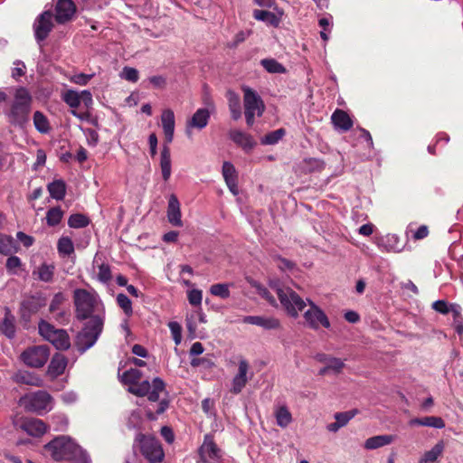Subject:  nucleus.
Returning a JSON list of instances; mask_svg holds the SVG:
<instances>
[{
    "label": "nucleus",
    "mask_w": 463,
    "mask_h": 463,
    "mask_svg": "<svg viewBox=\"0 0 463 463\" xmlns=\"http://www.w3.org/2000/svg\"><path fill=\"white\" fill-rule=\"evenodd\" d=\"M73 303L77 319L86 320L77 335V344L81 352L92 347L102 333L106 311L103 302L95 291L76 288L73 291Z\"/></svg>",
    "instance_id": "obj_1"
},
{
    "label": "nucleus",
    "mask_w": 463,
    "mask_h": 463,
    "mask_svg": "<svg viewBox=\"0 0 463 463\" xmlns=\"http://www.w3.org/2000/svg\"><path fill=\"white\" fill-rule=\"evenodd\" d=\"M44 450L55 461L69 463H91L88 452L71 437L61 435L44 446Z\"/></svg>",
    "instance_id": "obj_2"
},
{
    "label": "nucleus",
    "mask_w": 463,
    "mask_h": 463,
    "mask_svg": "<svg viewBox=\"0 0 463 463\" xmlns=\"http://www.w3.org/2000/svg\"><path fill=\"white\" fill-rule=\"evenodd\" d=\"M165 386L164 381L159 377H156L153 379L152 383L147 380H144L140 384L128 388V391L137 396L147 395L148 401L151 402V407L147 409L146 416L150 420H156L158 415L166 411L169 405V402L166 399H162L158 402L159 394L165 391Z\"/></svg>",
    "instance_id": "obj_3"
},
{
    "label": "nucleus",
    "mask_w": 463,
    "mask_h": 463,
    "mask_svg": "<svg viewBox=\"0 0 463 463\" xmlns=\"http://www.w3.org/2000/svg\"><path fill=\"white\" fill-rule=\"evenodd\" d=\"M32 100L27 89L20 87L16 90L11 109L5 112L12 125L23 127L28 121Z\"/></svg>",
    "instance_id": "obj_4"
},
{
    "label": "nucleus",
    "mask_w": 463,
    "mask_h": 463,
    "mask_svg": "<svg viewBox=\"0 0 463 463\" xmlns=\"http://www.w3.org/2000/svg\"><path fill=\"white\" fill-rule=\"evenodd\" d=\"M19 402L27 411L38 415H44L54 407V400L46 391H37L26 394L20 399Z\"/></svg>",
    "instance_id": "obj_5"
},
{
    "label": "nucleus",
    "mask_w": 463,
    "mask_h": 463,
    "mask_svg": "<svg viewBox=\"0 0 463 463\" xmlns=\"http://www.w3.org/2000/svg\"><path fill=\"white\" fill-rule=\"evenodd\" d=\"M38 332L44 340L50 342L58 350H67L71 347L68 333L64 329L54 327L43 319L38 324Z\"/></svg>",
    "instance_id": "obj_6"
},
{
    "label": "nucleus",
    "mask_w": 463,
    "mask_h": 463,
    "mask_svg": "<svg viewBox=\"0 0 463 463\" xmlns=\"http://www.w3.org/2000/svg\"><path fill=\"white\" fill-rule=\"evenodd\" d=\"M244 97V114L248 126H252L255 120V117L262 116L265 106L257 91L253 90L250 87L242 88Z\"/></svg>",
    "instance_id": "obj_7"
},
{
    "label": "nucleus",
    "mask_w": 463,
    "mask_h": 463,
    "mask_svg": "<svg viewBox=\"0 0 463 463\" xmlns=\"http://www.w3.org/2000/svg\"><path fill=\"white\" fill-rule=\"evenodd\" d=\"M277 295L287 314L293 318L307 307L306 301L289 288H278Z\"/></svg>",
    "instance_id": "obj_8"
},
{
    "label": "nucleus",
    "mask_w": 463,
    "mask_h": 463,
    "mask_svg": "<svg viewBox=\"0 0 463 463\" xmlns=\"http://www.w3.org/2000/svg\"><path fill=\"white\" fill-rule=\"evenodd\" d=\"M136 441L140 446V451L145 458L151 463H159L163 460L165 453L158 439L155 437L137 434Z\"/></svg>",
    "instance_id": "obj_9"
},
{
    "label": "nucleus",
    "mask_w": 463,
    "mask_h": 463,
    "mask_svg": "<svg viewBox=\"0 0 463 463\" xmlns=\"http://www.w3.org/2000/svg\"><path fill=\"white\" fill-rule=\"evenodd\" d=\"M20 357L27 366L41 368L50 357V349L47 345L30 346L21 354Z\"/></svg>",
    "instance_id": "obj_10"
},
{
    "label": "nucleus",
    "mask_w": 463,
    "mask_h": 463,
    "mask_svg": "<svg viewBox=\"0 0 463 463\" xmlns=\"http://www.w3.org/2000/svg\"><path fill=\"white\" fill-rule=\"evenodd\" d=\"M307 309L303 314L305 325L313 330H318L321 326L329 328L330 321L326 313L309 299H307Z\"/></svg>",
    "instance_id": "obj_11"
},
{
    "label": "nucleus",
    "mask_w": 463,
    "mask_h": 463,
    "mask_svg": "<svg viewBox=\"0 0 463 463\" xmlns=\"http://www.w3.org/2000/svg\"><path fill=\"white\" fill-rule=\"evenodd\" d=\"M198 463H221L222 451L213 440L211 434L203 437V444L198 449Z\"/></svg>",
    "instance_id": "obj_12"
},
{
    "label": "nucleus",
    "mask_w": 463,
    "mask_h": 463,
    "mask_svg": "<svg viewBox=\"0 0 463 463\" xmlns=\"http://www.w3.org/2000/svg\"><path fill=\"white\" fill-rule=\"evenodd\" d=\"M45 305V299L41 295L25 297L20 304V316L23 320L29 321Z\"/></svg>",
    "instance_id": "obj_13"
},
{
    "label": "nucleus",
    "mask_w": 463,
    "mask_h": 463,
    "mask_svg": "<svg viewBox=\"0 0 463 463\" xmlns=\"http://www.w3.org/2000/svg\"><path fill=\"white\" fill-rule=\"evenodd\" d=\"M52 27V14L51 11H44L38 15L33 24L34 37L38 43L48 37Z\"/></svg>",
    "instance_id": "obj_14"
},
{
    "label": "nucleus",
    "mask_w": 463,
    "mask_h": 463,
    "mask_svg": "<svg viewBox=\"0 0 463 463\" xmlns=\"http://www.w3.org/2000/svg\"><path fill=\"white\" fill-rule=\"evenodd\" d=\"M375 244L383 252L399 253L404 249V244L402 242L400 237L394 233H388L376 238Z\"/></svg>",
    "instance_id": "obj_15"
},
{
    "label": "nucleus",
    "mask_w": 463,
    "mask_h": 463,
    "mask_svg": "<svg viewBox=\"0 0 463 463\" xmlns=\"http://www.w3.org/2000/svg\"><path fill=\"white\" fill-rule=\"evenodd\" d=\"M249 369L250 365L247 360L241 359L238 364V373L232 381L231 392L232 393L238 394L245 387L249 381V377L247 376Z\"/></svg>",
    "instance_id": "obj_16"
},
{
    "label": "nucleus",
    "mask_w": 463,
    "mask_h": 463,
    "mask_svg": "<svg viewBox=\"0 0 463 463\" xmlns=\"http://www.w3.org/2000/svg\"><path fill=\"white\" fill-rule=\"evenodd\" d=\"M76 13V5L72 0H58L55 5V20L59 24H64L73 17Z\"/></svg>",
    "instance_id": "obj_17"
},
{
    "label": "nucleus",
    "mask_w": 463,
    "mask_h": 463,
    "mask_svg": "<svg viewBox=\"0 0 463 463\" xmlns=\"http://www.w3.org/2000/svg\"><path fill=\"white\" fill-rule=\"evenodd\" d=\"M16 319L9 307L5 308L4 317L0 319V334L12 340L16 335Z\"/></svg>",
    "instance_id": "obj_18"
},
{
    "label": "nucleus",
    "mask_w": 463,
    "mask_h": 463,
    "mask_svg": "<svg viewBox=\"0 0 463 463\" xmlns=\"http://www.w3.org/2000/svg\"><path fill=\"white\" fill-rule=\"evenodd\" d=\"M242 322L260 326L266 330L278 329L280 327L279 320L274 317L246 316L242 318Z\"/></svg>",
    "instance_id": "obj_19"
},
{
    "label": "nucleus",
    "mask_w": 463,
    "mask_h": 463,
    "mask_svg": "<svg viewBox=\"0 0 463 463\" xmlns=\"http://www.w3.org/2000/svg\"><path fill=\"white\" fill-rule=\"evenodd\" d=\"M210 119V111L208 109H198L192 118L186 123V133H190L191 128H197L199 130L204 128Z\"/></svg>",
    "instance_id": "obj_20"
},
{
    "label": "nucleus",
    "mask_w": 463,
    "mask_h": 463,
    "mask_svg": "<svg viewBox=\"0 0 463 463\" xmlns=\"http://www.w3.org/2000/svg\"><path fill=\"white\" fill-rule=\"evenodd\" d=\"M22 429L30 436L32 437H42L43 434L46 433L48 430V426L46 423L40 419L36 418H30L26 419L23 424Z\"/></svg>",
    "instance_id": "obj_21"
},
{
    "label": "nucleus",
    "mask_w": 463,
    "mask_h": 463,
    "mask_svg": "<svg viewBox=\"0 0 463 463\" xmlns=\"http://www.w3.org/2000/svg\"><path fill=\"white\" fill-rule=\"evenodd\" d=\"M167 220L173 226H183L180 203L175 194H171L168 199Z\"/></svg>",
    "instance_id": "obj_22"
},
{
    "label": "nucleus",
    "mask_w": 463,
    "mask_h": 463,
    "mask_svg": "<svg viewBox=\"0 0 463 463\" xmlns=\"http://www.w3.org/2000/svg\"><path fill=\"white\" fill-rule=\"evenodd\" d=\"M162 128L167 143H171L175 133V114L170 109L163 110L161 115Z\"/></svg>",
    "instance_id": "obj_23"
},
{
    "label": "nucleus",
    "mask_w": 463,
    "mask_h": 463,
    "mask_svg": "<svg viewBox=\"0 0 463 463\" xmlns=\"http://www.w3.org/2000/svg\"><path fill=\"white\" fill-rule=\"evenodd\" d=\"M230 138L238 146H241L244 150H251L256 145L252 137L246 132L239 129L230 131Z\"/></svg>",
    "instance_id": "obj_24"
},
{
    "label": "nucleus",
    "mask_w": 463,
    "mask_h": 463,
    "mask_svg": "<svg viewBox=\"0 0 463 463\" xmlns=\"http://www.w3.org/2000/svg\"><path fill=\"white\" fill-rule=\"evenodd\" d=\"M68 360L62 354H55L51 360V363L48 366V373L52 377H57L61 375L67 366Z\"/></svg>",
    "instance_id": "obj_25"
},
{
    "label": "nucleus",
    "mask_w": 463,
    "mask_h": 463,
    "mask_svg": "<svg viewBox=\"0 0 463 463\" xmlns=\"http://www.w3.org/2000/svg\"><path fill=\"white\" fill-rule=\"evenodd\" d=\"M411 426H425L435 429H443L445 422L440 417L426 416L422 418H413L409 421Z\"/></svg>",
    "instance_id": "obj_26"
},
{
    "label": "nucleus",
    "mask_w": 463,
    "mask_h": 463,
    "mask_svg": "<svg viewBox=\"0 0 463 463\" xmlns=\"http://www.w3.org/2000/svg\"><path fill=\"white\" fill-rule=\"evenodd\" d=\"M281 14H277L269 11L266 10H259L256 9L253 11V17L258 20L265 23L268 25H271L274 27H278L281 21Z\"/></svg>",
    "instance_id": "obj_27"
},
{
    "label": "nucleus",
    "mask_w": 463,
    "mask_h": 463,
    "mask_svg": "<svg viewBox=\"0 0 463 463\" xmlns=\"http://www.w3.org/2000/svg\"><path fill=\"white\" fill-rule=\"evenodd\" d=\"M395 439L393 435H377L367 439L364 447L368 450L376 449L391 444Z\"/></svg>",
    "instance_id": "obj_28"
},
{
    "label": "nucleus",
    "mask_w": 463,
    "mask_h": 463,
    "mask_svg": "<svg viewBox=\"0 0 463 463\" xmlns=\"http://www.w3.org/2000/svg\"><path fill=\"white\" fill-rule=\"evenodd\" d=\"M54 272V264L44 262L33 271V275L35 276L40 281L50 283L53 280Z\"/></svg>",
    "instance_id": "obj_29"
},
{
    "label": "nucleus",
    "mask_w": 463,
    "mask_h": 463,
    "mask_svg": "<svg viewBox=\"0 0 463 463\" xmlns=\"http://www.w3.org/2000/svg\"><path fill=\"white\" fill-rule=\"evenodd\" d=\"M160 168L163 179L166 182L172 174L171 155L167 146H164L160 155Z\"/></svg>",
    "instance_id": "obj_30"
},
{
    "label": "nucleus",
    "mask_w": 463,
    "mask_h": 463,
    "mask_svg": "<svg viewBox=\"0 0 463 463\" xmlns=\"http://www.w3.org/2000/svg\"><path fill=\"white\" fill-rule=\"evenodd\" d=\"M331 119L335 127L343 131L349 130L353 126V122L349 115L346 112L340 109H336L333 113Z\"/></svg>",
    "instance_id": "obj_31"
},
{
    "label": "nucleus",
    "mask_w": 463,
    "mask_h": 463,
    "mask_svg": "<svg viewBox=\"0 0 463 463\" xmlns=\"http://www.w3.org/2000/svg\"><path fill=\"white\" fill-rule=\"evenodd\" d=\"M14 380L17 383L40 386L42 379L36 374L25 370H20L14 375Z\"/></svg>",
    "instance_id": "obj_32"
},
{
    "label": "nucleus",
    "mask_w": 463,
    "mask_h": 463,
    "mask_svg": "<svg viewBox=\"0 0 463 463\" xmlns=\"http://www.w3.org/2000/svg\"><path fill=\"white\" fill-rule=\"evenodd\" d=\"M445 445L442 440L436 443L430 450L424 452L418 463H434L442 455Z\"/></svg>",
    "instance_id": "obj_33"
},
{
    "label": "nucleus",
    "mask_w": 463,
    "mask_h": 463,
    "mask_svg": "<svg viewBox=\"0 0 463 463\" xmlns=\"http://www.w3.org/2000/svg\"><path fill=\"white\" fill-rule=\"evenodd\" d=\"M274 415L277 424L281 428L288 427L292 421V415L285 404L276 405Z\"/></svg>",
    "instance_id": "obj_34"
},
{
    "label": "nucleus",
    "mask_w": 463,
    "mask_h": 463,
    "mask_svg": "<svg viewBox=\"0 0 463 463\" xmlns=\"http://www.w3.org/2000/svg\"><path fill=\"white\" fill-rule=\"evenodd\" d=\"M47 190L52 198L60 201L65 197L66 184L63 180H54L47 185Z\"/></svg>",
    "instance_id": "obj_35"
},
{
    "label": "nucleus",
    "mask_w": 463,
    "mask_h": 463,
    "mask_svg": "<svg viewBox=\"0 0 463 463\" xmlns=\"http://www.w3.org/2000/svg\"><path fill=\"white\" fill-rule=\"evenodd\" d=\"M141 377L142 373L137 368H130L119 375L120 381L124 384H128V388H131L136 384H140Z\"/></svg>",
    "instance_id": "obj_36"
},
{
    "label": "nucleus",
    "mask_w": 463,
    "mask_h": 463,
    "mask_svg": "<svg viewBox=\"0 0 463 463\" xmlns=\"http://www.w3.org/2000/svg\"><path fill=\"white\" fill-rule=\"evenodd\" d=\"M33 125L36 130L42 134H47L51 130V126L47 117L41 111L33 113Z\"/></svg>",
    "instance_id": "obj_37"
},
{
    "label": "nucleus",
    "mask_w": 463,
    "mask_h": 463,
    "mask_svg": "<svg viewBox=\"0 0 463 463\" xmlns=\"http://www.w3.org/2000/svg\"><path fill=\"white\" fill-rule=\"evenodd\" d=\"M229 109L231 111L232 118L237 120L241 116V100L239 95L233 91L228 92Z\"/></svg>",
    "instance_id": "obj_38"
},
{
    "label": "nucleus",
    "mask_w": 463,
    "mask_h": 463,
    "mask_svg": "<svg viewBox=\"0 0 463 463\" xmlns=\"http://www.w3.org/2000/svg\"><path fill=\"white\" fill-rule=\"evenodd\" d=\"M260 64L269 73L282 74L286 72L284 65L273 58L262 59Z\"/></svg>",
    "instance_id": "obj_39"
},
{
    "label": "nucleus",
    "mask_w": 463,
    "mask_h": 463,
    "mask_svg": "<svg viewBox=\"0 0 463 463\" xmlns=\"http://www.w3.org/2000/svg\"><path fill=\"white\" fill-rule=\"evenodd\" d=\"M57 250L61 256H70L74 252V245L71 238L62 236L57 243Z\"/></svg>",
    "instance_id": "obj_40"
},
{
    "label": "nucleus",
    "mask_w": 463,
    "mask_h": 463,
    "mask_svg": "<svg viewBox=\"0 0 463 463\" xmlns=\"http://www.w3.org/2000/svg\"><path fill=\"white\" fill-rule=\"evenodd\" d=\"M63 214V211L59 206L49 209L46 213V223L51 227L58 225L61 222Z\"/></svg>",
    "instance_id": "obj_41"
},
{
    "label": "nucleus",
    "mask_w": 463,
    "mask_h": 463,
    "mask_svg": "<svg viewBox=\"0 0 463 463\" xmlns=\"http://www.w3.org/2000/svg\"><path fill=\"white\" fill-rule=\"evenodd\" d=\"M61 99L71 109H77L80 105V93L74 90H68L63 92Z\"/></svg>",
    "instance_id": "obj_42"
},
{
    "label": "nucleus",
    "mask_w": 463,
    "mask_h": 463,
    "mask_svg": "<svg viewBox=\"0 0 463 463\" xmlns=\"http://www.w3.org/2000/svg\"><path fill=\"white\" fill-rule=\"evenodd\" d=\"M118 306L123 310L125 315L129 317L133 314L132 301L124 293H119L116 298Z\"/></svg>",
    "instance_id": "obj_43"
},
{
    "label": "nucleus",
    "mask_w": 463,
    "mask_h": 463,
    "mask_svg": "<svg viewBox=\"0 0 463 463\" xmlns=\"http://www.w3.org/2000/svg\"><path fill=\"white\" fill-rule=\"evenodd\" d=\"M89 223L90 219L81 213L71 214L68 220V225L74 229L87 227Z\"/></svg>",
    "instance_id": "obj_44"
},
{
    "label": "nucleus",
    "mask_w": 463,
    "mask_h": 463,
    "mask_svg": "<svg viewBox=\"0 0 463 463\" xmlns=\"http://www.w3.org/2000/svg\"><path fill=\"white\" fill-rule=\"evenodd\" d=\"M14 249V241L11 236L0 234V254L8 256Z\"/></svg>",
    "instance_id": "obj_45"
},
{
    "label": "nucleus",
    "mask_w": 463,
    "mask_h": 463,
    "mask_svg": "<svg viewBox=\"0 0 463 463\" xmlns=\"http://www.w3.org/2000/svg\"><path fill=\"white\" fill-rule=\"evenodd\" d=\"M284 136L285 130L283 128H279L266 134L261 137L260 142L263 145H275L279 143V141L281 140Z\"/></svg>",
    "instance_id": "obj_46"
},
{
    "label": "nucleus",
    "mask_w": 463,
    "mask_h": 463,
    "mask_svg": "<svg viewBox=\"0 0 463 463\" xmlns=\"http://www.w3.org/2000/svg\"><path fill=\"white\" fill-rule=\"evenodd\" d=\"M210 293L215 297L226 299L230 297V285L226 283L213 284L210 288Z\"/></svg>",
    "instance_id": "obj_47"
},
{
    "label": "nucleus",
    "mask_w": 463,
    "mask_h": 463,
    "mask_svg": "<svg viewBox=\"0 0 463 463\" xmlns=\"http://www.w3.org/2000/svg\"><path fill=\"white\" fill-rule=\"evenodd\" d=\"M225 183L237 181L238 175L234 165L231 162H224L222 169Z\"/></svg>",
    "instance_id": "obj_48"
},
{
    "label": "nucleus",
    "mask_w": 463,
    "mask_h": 463,
    "mask_svg": "<svg viewBox=\"0 0 463 463\" xmlns=\"http://www.w3.org/2000/svg\"><path fill=\"white\" fill-rule=\"evenodd\" d=\"M98 269L97 279L103 284L109 283L112 279L110 266L107 263H101Z\"/></svg>",
    "instance_id": "obj_49"
},
{
    "label": "nucleus",
    "mask_w": 463,
    "mask_h": 463,
    "mask_svg": "<svg viewBox=\"0 0 463 463\" xmlns=\"http://www.w3.org/2000/svg\"><path fill=\"white\" fill-rule=\"evenodd\" d=\"M121 79H124L130 82H137L139 79L138 71L133 67L126 66L122 69V71L119 74Z\"/></svg>",
    "instance_id": "obj_50"
},
{
    "label": "nucleus",
    "mask_w": 463,
    "mask_h": 463,
    "mask_svg": "<svg viewBox=\"0 0 463 463\" xmlns=\"http://www.w3.org/2000/svg\"><path fill=\"white\" fill-rule=\"evenodd\" d=\"M52 423L54 425V430L64 431L68 427L69 420L66 415L59 413L52 416Z\"/></svg>",
    "instance_id": "obj_51"
},
{
    "label": "nucleus",
    "mask_w": 463,
    "mask_h": 463,
    "mask_svg": "<svg viewBox=\"0 0 463 463\" xmlns=\"http://www.w3.org/2000/svg\"><path fill=\"white\" fill-rule=\"evenodd\" d=\"M187 298L192 306L200 307L202 306L203 292L200 289H191L187 292Z\"/></svg>",
    "instance_id": "obj_52"
},
{
    "label": "nucleus",
    "mask_w": 463,
    "mask_h": 463,
    "mask_svg": "<svg viewBox=\"0 0 463 463\" xmlns=\"http://www.w3.org/2000/svg\"><path fill=\"white\" fill-rule=\"evenodd\" d=\"M168 327L171 331L175 344L176 345H180L182 342V326L180 324L175 321H171L168 323Z\"/></svg>",
    "instance_id": "obj_53"
},
{
    "label": "nucleus",
    "mask_w": 463,
    "mask_h": 463,
    "mask_svg": "<svg viewBox=\"0 0 463 463\" xmlns=\"http://www.w3.org/2000/svg\"><path fill=\"white\" fill-rule=\"evenodd\" d=\"M345 367V363L342 359L332 357L327 363V368L330 373L338 374Z\"/></svg>",
    "instance_id": "obj_54"
},
{
    "label": "nucleus",
    "mask_w": 463,
    "mask_h": 463,
    "mask_svg": "<svg viewBox=\"0 0 463 463\" xmlns=\"http://www.w3.org/2000/svg\"><path fill=\"white\" fill-rule=\"evenodd\" d=\"M356 414V411H348L337 412L335 414V420L341 425L345 426Z\"/></svg>",
    "instance_id": "obj_55"
},
{
    "label": "nucleus",
    "mask_w": 463,
    "mask_h": 463,
    "mask_svg": "<svg viewBox=\"0 0 463 463\" xmlns=\"http://www.w3.org/2000/svg\"><path fill=\"white\" fill-rule=\"evenodd\" d=\"M65 299L66 298L63 293L58 292L54 294L50 303V312L55 313L56 311H58L60 309L61 305L65 301Z\"/></svg>",
    "instance_id": "obj_56"
},
{
    "label": "nucleus",
    "mask_w": 463,
    "mask_h": 463,
    "mask_svg": "<svg viewBox=\"0 0 463 463\" xmlns=\"http://www.w3.org/2000/svg\"><path fill=\"white\" fill-rule=\"evenodd\" d=\"M94 74L77 73L70 78V80L80 86H86L93 78Z\"/></svg>",
    "instance_id": "obj_57"
},
{
    "label": "nucleus",
    "mask_w": 463,
    "mask_h": 463,
    "mask_svg": "<svg viewBox=\"0 0 463 463\" xmlns=\"http://www.w3.org/2000/svg\"><path fill=\"white\" fill-rule=\"evenodd\" d=\"M87 143L90 146H96L99 143V134L95 129L86 128L83 130Z\"/></svg>",
    "instance_id": "obj_58"
},
{
    "label": "nucleus",
    "mask_w": 463,
    "mask_h": 463,
    "mask_svg": "<svg viewBox=\"0 0 463 463\" xmlns=\"http://www.w3.org/2000/svg\"><path fill=\"white\" fill-rule=\"evenodd\" d=\"M140 422H141L140 412L134 411L130 413V415L128 419L127 425L129 429H137L139 427Z\"/></svg>",
    "instance_id": "obj_59"
},
{
    "label": "nucleus",
    "mask_w": 463,
    "mask_h": 463,
    "mask_svg": "<svg viewBox=\"0 0 463 463\" xmlns=\"http://www.w3.org/2000/svg\"><path fill=\"white\" fill-rule=\"evenodd\" d=\"M21 265H22V261H21L19 257H17V256H10L6 260L5 267H6V269L9 272L15 273L14 269H17V268H20Z\"/></svg>",
    "instance_id": "obj_60"
},
{
    "label": "nucleus",
    "mask_w": 463,
    "mask_h": 463,
    "mask_svg": "<svg viewBox=\"0 0 463 463\" xmlns=\"http://www.w3.org/2000/svg\"><path fill=\"white\" fill-rule=\"evenodd\" d=\"M24 73H25L24 63L20 60H16L14 62V68L12 70V77L14 79H17V78L23 76Z\"/></svg>",
    "instance_id": "obj_61"
},
{
    "label": "nucleus",
    "mask_w": 463,
    "mask_h": 463,
    "mask_svg": "<svg viewBox=\"0 0 463 463\" xmlns=\"http://www.w3.org/2000/svg\"><path fill=\"white\" fill-rule=\"evenodd\" d=\"M318 24L322 28V30H327L328 33H331L333 27V17L331 14H326L324 17H321L318 20Z\"/></svg>",
    "instance_id": "obj_62"
},
{
    "label": "nucleus",
    "mask_w": 463,
    "mask_h": 463,
    "mask_svg": "<svg viewBox=\"0 0 463 463\" xmlns=\"http://www.w3.org/2000/svg\"><path fill=\"white\" fill-rule=\"evenodd\" d=\"M16 238L26 248L31 247L34 242L33 237L27 235L26 233H24L23 232H18L16 233Z\"/></svg>",
    "instance_id": "obj_63"
},
{
    "label": "nucleus",
    "mask_w": 463,
    "mask_h": 463,
    "mask_svg": "<svg viewBox=\"0 0 463 463\" xmlns=\"http://www.w3.org/2000/svg\"><path fill=\"white\" fill-rule=\"evenodd\" d=\"M149 82L155 87L158 89H162L166 84V79L163 75H154L148 78Z\"/></svg>",
    "instance_id": "obj_64"
}]
</instances>
